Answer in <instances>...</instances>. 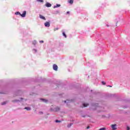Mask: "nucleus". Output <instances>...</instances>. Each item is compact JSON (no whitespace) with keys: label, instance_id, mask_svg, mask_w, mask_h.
I'll return each instance as SVG.
<instances>
[{"label":"nucleus","instance_id":"1","mask_svg":"<svg viewBox=\"0 0 130 130\" xmlns=\"http://www.w3.org/2000/svg\"><path fill=\"white\" fill-rule=\"evenodd\" d=\"M15 15H20L22 17V18H24V17H26V11H23L22 14H21V13L19 12H15Z\"/></svg>","mask_w":130,"mask_h":130},{"label":"nucleus","instance_id":"2","mask_svg":"<svg viewBox=\"0 0 130 130\" xmlns=\"http://www.w3.org/2000/svg\"><path fill=\"white\" fill-rule=\"evenodd\" d=\"M117 125H116V124H112L111 125V128H112V129L113 130H116L117 129V128H116V126Z\"/></svg>","mask_w":130,"mask_h":130},{"label":"nucleus","instance_id":"3","mask_svg":"<svg viewBox=\"0 0 130 130\" xmlns=\"http://www.w3.org/2000/svg\"><path fill=\"white\" fill-rule=\"evenodd\" d=\"M53 69L54 71H57V69H58V67H57V65L56 64H54L53 65Z\"/></svg>","mask_w":130,"mask_h":130},{"label":"nucleus","instance_id":"4","mask_svg":"<svg viewBox=\"0 0 130 130\" xmlns=\"http://www.w3.org/2000/svg\"><path fill=\"white\" fill-rule=\"evenodd\" d=\"M45 27H50V23L49 22H46L44 23Z\"/></svg>","mask_w":130,"mask_h":130},{"label":"nucleus","instance_id":"5","mask_svg":"<svg viewBox=\"0 0 130 130\" xmlns=\"http://www.w3.org/2000/svg\"><path fill=\"white\" fill-rule=\"evenodd\" d=\"M46 7L47 8H50V7H51V4L50 3H47L46 4Z\"/></svg>","mask_w":130,"mask_h":130},{"label":"nucleus","instance_id":"6","mask_svg":"<svg viewBox=\"0 0 130 130\" xmlns=\"http://www.w3.org/2000/svg\"><path fill=\"white\" fill-rule=\"evenodd\" d=\"M40 19H42L43 20H44L45 21L46 20V18H45V17L44 16H43V15H41L40 14Z\"/></svg>","mask_w":130,"mask_h":130},{"label":"nucleus","instance_id":"7","mask_svg":"<svg viewBox=\"0 0 130 130\" xmlns=\"http://www.w3.org/2000/svg\"><path fill=\"white\" fill-rule=\"evenodd\" d=\"M41 100L43 101V102H45V103H47V102H48V101L47 100H45L44 99H41Z\"/></svg>","mask_w":130,"mask_h":130},{"label":"nucleus","instance_id":"8","mask_svg":"<svg viewBox=\"0 0 130 130\" xmlns=\"http://www.w3.org/2000/svg\"><path fill=\"white\" fill-rule=\"evenodd\" d=\"M68 3L71 5H73L74 4V0H68Z\"/></svg>","mask_w":130,"mask_h":130},{"label":"nucleus","instance_id":"9","mask_svg":"<svg viewBox=\"0 0 130 130\" xmlns=\"http://www.w3.org/2000/svg\"><path fill=\"white\" fill-rule=\"evenodd\" d=\"M59 7H60V5L57 4L56 6H54V9H55V8H59Z\"/></svg>","mask_w":130,"mask_h":130},{"label":"nucleus","instance_id":"10","mask_svg":"<svg viewBox=\"0 0 130 130\" xmlns=\"http://www.w3.org/2000/svg\"><path fill=\"white\" fill-rule=\"evenodd\" d=\"M87 106H89V104H83V107H87Z\"/></svg>","mask_w":130,"mask_h":130},{"label":"nucleus","instance_id":"11","mask_svg":"<svg viewBox=\"0 0 130 130\" xmlns=\"http://www.w3.org/2000/svg\"><path fill=\"white\" fill-rule=\"evenodd\" d=\"M24 109H26V110H30L31 108H30V107H26Z\"/></svg>","mask_w":130,"mask_h":130},{"label":"nucleus","instance_id":"12","mask_svg":"<svg viewBox=\"0 0 130 130\" xmlns=\"http://www.w3.org/2000/svg\"><path fill=\"white\" fill-rule=\"evenodd\" d=\"M62 35L65 37V38H67V35H66V33H63Z\"/></svg>","mask_w":130,"mask_h":130},{"label":"nucleus","instance_id":"13","mask_svg":"<svg viewBox=\"0 0 130 130\" xmlns=\"http://www.w3.org/2000/svg\"><path fill=\"white\" fill-rule=\"evenodd\" d=\"M72 125H73V123H70L69 125H68V127H71V126H72Z\"/></svg>","mask_w":130,"mask_h":130},{"label":"nucleus","instance_id":"14","mask_svg":"<svg viewBox=\"0 0 130 130\" xmlns=\"http://www.w3.org/2000/svg\"><path fill=\"white\" fill-rule=\"evenodd\" d=\"M5 104H7V102H4L2 103V105H5Z\"/></svg>","mask_w":130,"mask_h":130},{"label":"nucleus","instance_id":"15","mask_svg":"<svg viewBox=\"0 0 130 130\" xmlns=\"http://www.w3.org/2000/svg\"><path fill=\"white\" fill-rule=\"evenodd\" d=\"M105 129H106V128H105V127H103V128L99 129V130H105Z\"/></svg>","mask_w":130,"mask_h":130},{"label":"nucleus","instance_id":"16","mask_svg":"<svg viewBox=\"0 0 130 130\" xmlns=\"http://www.w3.org/2000/svg\"><path fill=\"white\" fill-rule=\"evenodd\" d=\"M102 85H106V83L104 81H102Z\"/></svg>","mask_w":130,"mask_h":130},{"label":"nucleus","instance_id":"17","mask_svg":"<svg viewBox=\"0 0 130 130\" xmlns=\"http://www.w3.org/2000/svg\"><path fill=\"white\" fill-rule=\"evenodd\" d=\"M55 122H61V121H59L58 120H56Z\"/></svg>","mask_w":130,"mask_h":130},{"label":"nucleus","instance_id":"18","mask_svg":"<svg viewBox=\"0 0 130 130\" xmlns=\"http://www.w3.org/2000/svg\"><path fill=\"white\" fill-rule=\"evenodd\" d=\"M38 2H40V3H43V0H38Z\"/></svg>","mask_w":130,"mask_h":130},{"label":"nucleus","instance_id":"19","mask_svg":"<svg viewBox=\"0 0 130 130\" xmlns=\"http://www.w3.org/2000/svg\"><path fill=\"white\" fill-rule=\"evenodd\" d=\"M33 44H34V45H35V44H36V41H34L33 42H32Z\"/></svg>","mask_w":130,"mask_h":130},{"label":"nucleus","instance_id":"20","mask_svg":"<svg viewBox=\"0 0 130 130\" xmlns=\"http://www.w3.org/2000/svg\"><path fill=\"white\" fill-rule=\"evenodd\" d=\"M40 43H44V41H40Z\"/></svg>","mask_w":130,"mask_h":130},{"label":"nucleus","instance_id":"21","mask_svg":"<svg viewBox=\"0 0 130 130\" xmlns=\"http://www.w3.org/2000/svg\"><path fill=\"white\" fill-rule=\"evenodd\" d=\"M126 129H127V130H129V129H130L129 127L127 126V128H126Z\"/></svg>","mask_w":130,"mask_h":130},{"label":"nucleus","instance_id":"22","mask_svg":"<svg viewBox=\"0 0 130 130\" xmlns=\"http://www.w3.org/2000/svg\"><path fill=\"white\" fill-rule=\"evenodd\" d=\"M54 31H56V30H58V28H54Z\"/></svg>","mask_w":130,"mask_h":130},{"label":"nucleus","instance_id":"23","mask_svg":"<svg viewBox=\"0 0 130 130\" xmlns=\"http://www.w3.org/2000/svg\"><path fill=\"white\" fill-rule=\"evenodd\" d=\"M89 128H90V126L87 127V129H89Z\"/></svg>","mask_w":130,"mask_h":130},{"label":"nucleus","instance_id":"24","mask_svg":"<svg viewBox=\"0 0 130 130\" xmlns=\"http://www.w3.org/2000/svg\"><path fill=\"white\" fill-rule=\"evenodd\" d=\"M67 14H70V11H68V12H67Z\"/></svg>","mask_w":130,"mask_h":130},{"label":"nucleus","instance_id":"25","mask_svg":"<svg viewBox=\"0 0 130 130\" xmlns=\"http://www.w3.org/2000/svg\"><path fill=\"white\" fill-rule=\"evenodd\" d=\"M107 27H109V25L108 24L106 25Z\"/></svg>","mask_w":130,"mask_h":130},{"label":"nucleus","instance_id":"26","mask_svg":"<svg viewBox=\"0 0 130 130\" xmlns=\"http://www.w3.org/2000/svg\"><path fill=\"white\" fill-rule=\"evenodd\" d=\"M64 103H67V101H64Z\"/></svg>","mask_w":130,"mask_h":130},{"label":"nucleus","instance_id":"27","mask_svg":"<svg viewBox=\"0 0 130 130\" xmlns=\"http://www.w3.org/2000/svg\"><path fill=\"white\" fill-rule=\"evenodd\" d=\"M40 114H42V113H42V112H40Z\"/></svg>","mask_w":130,"mask_h":130},{"label":"nucleus","instance_id":"28","mask_svg":"<svg viewBox=\"0 0 130 130\" xmlns=\"http://www.w3.org/2000/svg\"><path fill=\"white\" fill-rule=\"evenodd\" d=\"M109 87H112V86H110V85H109Z\"/></svg>","mask_w":130,"mask_h":130},{"label":"nucleus","instance_id":"29","mask_svg":"<svg viewBox=\"0 0 130 130\" xmlns=\"http://www.w3.org/2000/svg\"><path fill=\"white\" fill-rule=\"evenodd\" d=\"M82 117H85V116H82Z\"/></svg>","mask_w":130,"mask_h":130}]
</instances>
